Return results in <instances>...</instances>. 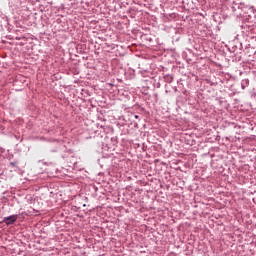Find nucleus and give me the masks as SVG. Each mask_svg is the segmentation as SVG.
Segmentation results:
<instances>
[{"label": "nucleus", "mask_w": 256, "mask_h": 256, "mask_svg": "<svg viewBox=\"0 0 256 256\" xmlns=\"http://www.w3.org/2000/svg\"><path fill=\"white\" fill-rule=\"evenodd\" d=\"M15 221H17V215H12L4 218V223H6V225H13Z\"/></svg>", "instance_id": "obj_1"}]
</instances>
